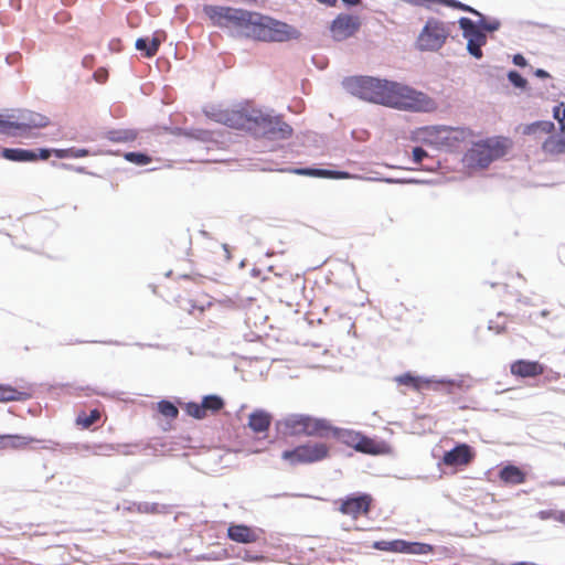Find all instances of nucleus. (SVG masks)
<instances>
[{
	"instance_id": "1",
	"label": "nucleus",
	"mask_w": 565,
	"mask_h": 565,
	"mask_svg": "<svg viewBox=\"0 0 565 565\" xmlns=\"http://www.w3.org/2000/svg\"><path fill=\"white\" fill-rule=\"evenodd\" d=\"M347 89L354 96L392 108L423 111L431 106L424 93L406 85L370 76H353L345 79Z\"/></svg>"
},
{
	"instance_id": "2",
	"label": "nucleus",
	"mask_w": 565,
	"mask_h": 565,
	"mask_svg": "<svg viewBox=\"0 0 565 565\" xmlns=\"http://www.w3.org/2000/svg\"><path fill=\"white\" fill-rule=\"evenodd\" d=\"M203 12L213 25L235 29L242 35L250 39L256 22L260 20L258 12L231 7L206 4L203 7Z\"/></svg>"
},
{
	"instance_id": "3",
	"label": "nucleus",
	"mask_w": 565,
	"mask_h": 565,
	"mask_svg": "<svg viewBox=\"0 0 565 565\" xmlns=\"http://www.w3.org/2000/svg\"><path fill=\"white\" fill-rule=\"evenodd\" d=\"M280 425L290 436L324 438L330 436L331 429L329 420L307 414H290L281 419Z\"/></svg>"
},
{
	"instance_id": "4",
	"label": "nucleus",
	"mask_w": 565,
	"mask_h": 565,
	"mask_svg": "<svg viewBox=\"0 0 565 565\" xmlns=\"http://www.w3.org/2000/svg\"><path fill=\"white\" fill-rule=\"evenodd\" d=\"M330 435L341 444L354 448L356 451L366 455H388L392 452V447L384 440L370 438L360 431L352 429L338 428L331 425Z\"/></svg>"
},
{
	"instance_id": "5",
	"label": "nucleus",
	"mask_w": 565,
	"mask_h": 565,
	"mask_svg": "<svg viewBox=\"0 0 565 565\" xmlns=\"http://www.w3.org/2000/svg\"><path fill=\"white\" fill-rule=\"evenodd\" d=\"M50 119L39 113L23 110L18 116L0 113V134L11 137H29L30 131L44 128Z\"/></svg>"
},
{
	"instance_id": "6",
	"label": "nucleus",
	"mask_w": 565,
	"mask_h": 565,
	"mask_svg": "<svg viewBox=\"0 0 565 565\" xmlns=\"http://www.w3.org/2000/svg\"><path fill=\"white\" fill-rule=\"evenodd\" d=\"M330 457V446L323 441L308 440L281 452V459L289 466H309Z\"/></svg>"
},
{
	"instance_id": "7",
	"label": "nucleus",
	"mask_w": 565,
	"mask_h": 565,
	"mask_svg": "<svg viewBox=\"0 0 565 565\" xmlns=\"http://www.w3.org/2000/svg\"><path fill=\"white\" fill-rule=\"evenodd\" d=\"M250 131L270 139H288L292 136V128L282 120L281 116L250 108Z\"/></svg>"
},
{
	"instance_id": "8",
	"label": "nucleus",
	"mask_w": 565,
	"mask_h": 565,
	"mask_svg": "<svg viewBox=\"0 0 565 565\" xmlns=\"http://www.w3.org/2000/svg\"><path fill=\"white\" fill-rule=\"evenodd\" d=\"M299 36L300 32L296 28L263 14L252 33V39L264 42H285Z\"/></svg>"
},
{
	"instance_id": "9",
	"label": "nucleus",
	"mask_w": 565,
	"mask_h": 565,
	"mask_svg": "<svg viewBox=\"0 0 565 565\" xmlns=\"http://www.w3.org/2000/svg\"><path fill=\"white\" fill-rule=\"evenodd\" d=\"M504 140H487L476 143L466 154L465 162L469 168H487L493 160L505 154Z\"/></svg>"
},
{
	"instance_id": "10",
	"label": "nucleus",
	"mask_w": 565,
	"mask_h": 565,
	"mask_svg": "<svg viewBox=\"0 0 565 565\" xmlns=\"http://www.w3.org/2000/svg\"><path fill=\"white\" fill-rule=\"evenodd\" d=\"M450 34L448 25L439 20L429 19L418 36V46L424 51H437Z\"/></svg>"
},
{
	"instance_id": "11",
	"label": "nucleus",
	"mask_w": 565,
	"mask_h": 565,
	"mask_svg": "<svg viewBox=\"0 0 565 565\" xmlns=\"http://www.w3.org/2000/svg\"><path fill=\"white\" fill-rule=\"evenodd\" d=\"M373 498L369 493L350 494L335 501L338 511L343 515L358 520L366 516L373 505Z\"/></svg>"
},
{
	"instance_id": "12",
	"label": "nucleus",
	"mask_w": 565,
	"mask_h": 565,
	"mask_svg": "<svg viewBox=\"0 0 565 565\" xmlns=\"http://www.w3.org/2000/svg\"><path fill=\"white\" fill-rule=\"evenodd\" d=\"M459 25L462 35L467 40V50L476 58L482 57L481 47L487 43L486 33L473 21L468 18H460Z\"/></svg>"
},
{
	"instance_id": "13",
	"label": "nucleus",
	"mask_w": 565,
	"mask_h": 565,
	"mask_svg": "<svg viewBox=\"0 0 565 565\" xmlns=\"http://www.w3.org/2000/svg\"><path fill=\"white\" fill-rule=\"evenodd\" d=\"M224 406V399L218 395L212 394L204 396L201 403H185L184 411L189 416L195 419H203L207 416L218 414Z\"/></svg>"
},
{
	"instance_id": "14",
	"label": "nucleus",
	"mask_w": 565,
	"mask_h": 565,
	"mask_svg": "<svg viewBox=\"0 0 565 565\" xmlns=\"http://www.w3.org/2000/svg\"><path fill=\"white\" fill-rule=\"evenodd\" d=\"M476 458V451L468 444H458L452 449L446 451L441 458V462L446 467L465 468L468 467Z\"/></svg>"
},
{
	"instance_id": "15",
	"label": "nucleus",
	"mask_w": 565,
	"mask_h": 565,
	"mask_svg": "<svg viewBox=\"0 0 565 565\" xmlns=\"http://www.w3.org/2000/svg\"><path fill=\"white\" fill-rule=\"evenodd\" d=\"M361 21L351 14H339L331 24L330 31L335 41H343L353 36L360 29Z\"/></svg>"
},
{
	"instance_id": "16",
	"label": "nucleus",
	"mask_w": 565,
	"mask_h": 565,
	"mask_svg": "<svg viewBox=\"0 0 565 565\" xmlns=\"http://www.w3.org/2000/svg\"><path fill=\"white\" fill-rule=\"evenodd\" d=\"M1 157L15 162H34L38 160H47L51 157V150L38 149L29 150L21 148H3Z\"/></svg>"
},
{
	"instance_id": "17",
	"label": "nucleus",
	"mask_w": 565,
	"mask_h": 565,
	"mask_svg": "<svg viewBox=\"0 0 565 565\" xmlns=\"http://www.w3.org/2000/svg\"><path fill=\"white\" fill-rule=\"evenodd\" d=\"M545 372V365L539 361L520 359L511 363L510 373L520 379H534Z\"/></svg>"
},
{
	"instance_id": "18",
	"label": "nucleus",
	"mask_w": 565,
	"mask_h": 565,
	"mask_svg": "<svg viewBox=\"0 0 565 565\" xmlns=\"http://www.w3.org/2000/svg\"><path fill=\"white\" fill-rule=\"evenodd\" d=\"M260 530L245 524H231L227 529L228 539L237 543H255L260 539Z\"/></svg>"
},
{
	"instance_id": "19",
	"label": "nucleus",
	"mask_w": 565,
	"mask_h": 565,
	"mask_svg": "<svg viewBox=\"0 0 565 565\" xmlns=\"http://www.w3.org/2000/svg\"><path fill=\"white\" fill-rule=\"evenodd\" d=\"M221 120L236 129H250V108H243V109H233V110H225L221 114Z\"/></svg>"
},
{
	"instance_id": "20",
	"label": "nucleus",
	"mask_w": 565,
	"mask_h": 565,
	"mask_svg": "<svg viewBox=\"0 0 565 565\" xmlns=\"http://www.w3.org/2000/svg\"><path fill=\"white\" fill-rule=\"evenodd\" d=\"M34 443H40V440L31 436L0 435V450H22L26 449L30 445Z\"/></svg>"
},
{
	"instance_id": "21",
	"label": "nucleus",
	"mask_w": 565,
	"mask_h": 565,
	"mask_svg": "<svg viewBox=\"0 0 565 565\" xmlns=\"http://www.w3.org/2000/svg\"><path fill=\"white\" fill-rule=\"evenodd\" d=\"M32 396L30 387H13L0 384V403L26 401Z\"/></svg>"
},
{
	"instance_id": "22",
	"label": "nucleus",
	"mask_w": 565,
	"mask_h": 565,
	"mask_svg": "<svg viewBox=\"0 0 565 565\" xmlns=\"http://www.w3.org/2000/svg\"><path fill=\"white\" fill-rule=\"evenodd\" d=\"M271 424V415L263 409H256L248 416V427L254 433H265Z\"/></svg>"
},
{
	"instance_id": "23",
	"label": "nucleus",
	"mask_w": 565,
	"mask_h": 565,
	"mask_svg": "<svg viewBox=\"0 0 565 565\" xmlns=\"http://www.w3.org/2000/svg\"><path fill=\"white\" fill-rule=\"evenodd\" d=\"M555 130V125L550 120H539L526 125L523 128V134L533 137L535 140H540L545 135H551Z\"/></svg>"
},
{
	"instance_id": "24",
	"label": "nucleus",
	"mask_w": 565,
	"mask_h": 565,
	"mask_svg": "<svg viewBox=\"0 0 565 565\" xmlns=\"http://www.w3.org/2000/svg\"><path fill=\"white\" fill-rule=\"evenodd\" d=\"M542 150L546 154L555 156L565 153V135H550L542 143Z\"/></svg>"
},
{
	"instance_id": "25",
	"label": "nucleus",
	"mask_w": 565,
	"mask_h": 565,
	"mask_svg": "<svg viewBox=\"0 0 565 565\" xmlns=\"http://www.w3.org/2000/svg\"><path fill=\"white\" fill-rule=\"evenodd\" d=\"M499 477L504 483L509 484H521L525 481V473L519 467L513 465L503 467Z\"/></svg>"
},
{
	"instance_id": "26",
	"label": "nucleus",
	"mask_w": 565,
	"mask_h": 565,
	"mask_svg": "<svg viewBox=\"0 0 565 565\" xmlns=\"http://www.w3.org/2000/svg\"><path fill=\"white\" fill-rule=\"evenodd\" d=\"M161 40L158 35H153L151 39L139 38L136 41V49L140 52H145L146 57H152L157 54Z\"/></svg>"
},
{
	"instance_id": "27",
	"label": "nucleus",
	"mask_w": 565,
	"mask_h": 565,
	"mask_svg": "<svg viewBox=\"0 0 565 565\" xmlns=\"http://www.w3.org/2000/svg\"><path fill=\"white\" fill-rule=\"evenodd\" d=\"M397 384L409 386L413 390L419 392L424 388H428L431 384L430 380H425L419 376L412 375L411 373H405L395 379Z\"/></svg>"
},
{
	"instance_id": "28",
	"label": "nucleus",
	"mask_w": 565,
	"mask_h": 565,
	"mask_svg": "<svg viewBox=\"0 0 565 565\" xmlns=\"http://www.w3.org/2000/svg\"><path fill=\"white\" fill-rule=\"evenodd\" d=\"M189 306L181 305L182 308L188 310L190 313H202L206 308L212 306V299L206 294L194 295V298L188 300Z\"/></svg>"
},
{
	"instance_id": "29",
	"label": "nucleus",
	"mask_w": 565,
	"mask_h": 565,
	"mask_svg": "<svg viewBox=\"0 0 565 565\" xmlns=\"http://www.w3.org/2000/svg\"><path fill=\"white\" fill-rule=\"evenodd\" d=\"M102 418V412L98 408L92 409L88 414L85 411L78 412L75 424L82 429H89L93 425L97 424Z\"/></svg>"
},
{
	"instance_id": "30",
	"label": "nucleus",
	"mask_w": 565,
	"mask_h": 565,
	"mask_svg": "<svg viewBox=\"0 0 565 565\" xmlns=\"http://www.w3.org/2000/svg\"><path fill=\"white\" fill-rule=\"evenodd\" d=\"M401 550L399 553L405 554H429L434 551V547L430 544L427 543H419V542H406L404 540H401Z\"/></svg>"
},
{
	"instance_id": "31",
	"label": "nucleus",
	"mask_w": 565,
	"mask_h": 565,
	"mask_svg": "<svg viewBox=\"0 0 565 565\" xmlns=\"http://www.w3.org/2000/svg\"><path fill=\"white\" fill-rule=\"evenodd\" d=\"M295 173L299 175H309V177H319V178H344L348 174L344 172H337L326 169H310V168H300L296 169Z\"/></svg>"
},
{
	"instance_id": "32",
	"label": "nucleus",
	"mask_w": 565,
	"mask_h": 565,
	"mask_svg": "<svg viewBox=\"0 0 565 565\" xmlns=\"http://www.w3.org/2000/svg\"><path fill=\"white\" fill-rule=\"evenodd\" d=\"M413 2L415 4H423L424 2L439 3V4H444V6L454 8V9H458V10H461L465 12H470V13L481 17V14L477 10H475L473 8H471L465 3H461L457 0H413Z\"/></svg>"
},
{
	"instance_id": "33",
	"label": "nucleus",
	"mask_w": 565,
	"mask_h": 565,
	"mask_svg": "<svg viewBox=\"0 0 565 565\" xmlns=\"http://www.w3.org/2000/svg\"><path fill=\"white\" fill-rule=\"evenodd\" d=\"M157 411L167 419H175L179 416L178 407L170 401L162 399L158 402Z\"/></svg>"
},
{
	"instance_id": "34",
	"label": "nucleus",
	"mask_w": 565,
	"mask_h": 565,
	"mask_svg": "<svg viewBox=\"0 0 565 565\" xmlns=\"http://www.w3.org/2000/svg\"><path fill=\"white\" fill-rule=\"evenodd\" d=\"M54 153L57 158H84L89 154V151L86 149H76V148H67V149H54L51 150V154Z\"/></svg>"
},
{
	"instance_id": "35",
	"label": "nucleus",
	"mask_w": 565,
	"mask_h": 565,
	"mask_svg": "<svg viewBox=\"0 0 565 565\" xmlns=\"http://www.w3.org/2000/svg\"><path fill=\"white\" fill-rule=\"evenodd\" d=\"M401 540L395 541H376L373 543V548L384 552L399 553Z\"/></svg>"
},
{
	"instance_id": "36",
	"label": "nucleus",
	"mask_w": 565,
	"mask_h": 565,
	"mask_svg": "<svg viewBox=\"0 0 565 565\" xmlns=\"http://www.w3.org/2000/svg\"><path fill=\"white\" fill-rule=\"evenodd\" d=\"M124 158L127 161L138 166H146L151 162V158L148 154L141 152H126Z\"/></svg>"
},
{
	"instance_id": "37",
	"label": "nucleus",
	"mask_w": 565,
	"mask_h": 565,
	"mask_svg": "<svg viewBox=\"0 0 565 565\" xmlns=\"http://www.w3.org/2000/svg\"><path fill=\"white\" fill-rule=\"evenodd\" d=\"M553 117L558 121L559 130L565 134V104L561 103L553 108Z\"/></svg>"
},
{
	"instance_id": "38",
	"label": "nucleus",
	"mask_w": 565,
	"mask_h": 565,
	"mask_svg": "<svg viewBox=\"0 0 565 565\" xmlns=\"http://www.w3.org/2000/svg\"><path fill=\"white\" fill-rule=\"evenodd\" d=\"M508 78L515 87L524 88L527 84L526 79L515 71L509 72Z\"/></svg>"
},
{
	"instance_id": "39",
	"label": "nucleus",
	"mask_w": 565,
	"mask_h": 565,
	"mask_svg": "<svg viewBox=\"0 0 565 565\" xmlns=\"http://www.w3.org/2000/svg\"><path fill=\"white\" fill-rule=\"evenodd\" d=\"M427 156L428 153L426 152V150H424L420 147H415L413 149V160L415 163H420L423 159L426 158Z\"/></svg>"
},
{
	"instance_id": "40",
	"label": "nucleus",
	"mask_w": 565,
	"mask_h": 565,
	"mask_svg": "<svg viewBox=\"0 0 565 565\" xmlns=\"http://www.w3.org/2000/svg\"><path fill=\"white\" fill-rule=\"evenodd\" d=\"M441 383L447 386V392L448 393H455L456 390H462L463 388V382L462 381H459V382L448 381V382H441Z\"/></svg>"
},
{
	"instance_id": "41",
	"label": "nucleus",
	"mask_w": 565,
	"mask_h": 565,
	"mask_svg": "<svg viewBox=\"0 0 565 565\" xmlns=\"http://www.w3.org/2000/svg\"><path fill=\"white\" fill-rule=\"evenodd\" d=\"M500 28V22L498 20H493L491 22H482L480 29L484 31H495Z\"/></svg>"
},
{
	"instance_id": "42",
	"label": "nucleus",
	"mask_w": 565,
	"mask_h": 565,
	"mask_svg": "<svg viewBox=\"0 0 565 565\" xmlns=\"http://www.w3.org/2000/svg\"><path fill=\"white\" fill-rule=\"evenodd\" d=\"M135 138H136L135 134H132L131 131H125V132L118 135L117 137H113L111 139L116 140V141H129V140H134Z\"/></svg>"
},
{
	"instance_id": "43",
	"label": "nucleus",
	"mask_w": 565,
	"mask_h": 565,
	"mask_svg": "<svg viewBox=\"0 0 565 565\" xmlns=\"http://www.w3.org/2000/svg\"><path fill=\"white\" fill-rule=\"evenodd\" d=\"M513 63L520 67H524L526 65V60L523 55L516 54L513 57Z\"/></svg>"
},
{
	"instance_id": "44",
	"label": "nucleus",
	"mask_w": 565,
	"mask_h": 565,
	"mask_svg": "<svg viewBox=\"0 0 565 565\" xmlns=\"http://www.w3.org/2000/svg\"><path fill=\"white\" fill-rule=\"evenodd\" d=\"M318 2L328 6V7H334L337 3V0H317Z\"/></svg>"
},
{
	"instance_id": "45",
	"label": "nucleus",
	"mask_w": 565,
	"mask_h": 565,
	"mask_svg": "<svg viewBox=\"0 0 565 565\" xmlns=\"http://www.w3.org/2000/svg\"><path fill=\"white\" fill-rule=\"evenodd\" d=\"M535 75H536L537 77H542V78H546V77H548V76H550V75H548V73H547L546 71L541 70V68H539V70L535 72Z\"/></svg>"
},
{
	"instance_id": "46",
	"label": "nucleus",
	"mask_w": 565,
	"mask_h": 565,
	"mask_svg": "<svg viewBox=\"0 0 565 565\" xmlns=\"http://www.w3.org/2000/svg\"><path fill=\"white\" fill-rule=\"evenodd\" d=\"M555 520L562 522V523H565V511L564 512H559L557 516H555Z\"/></svg>"
},
{
	"instance_id": "47",
	"label": "nucleus",
	"mask_w": 565,
	"mask_h": 565,
	"mask_svg": "<svg viewBox=\"0 0 565 565\" xmlns=\"http://www.w3.org/2000/svg\"><path fill=\"white\" fill-rule=\"evenodd\" d=\"M345 4L356 6L360 3V0H342Z\"/></svg>"
}]
</instances>
